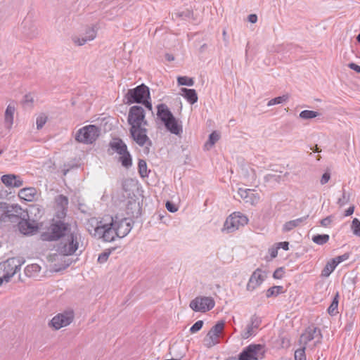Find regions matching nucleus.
<instances>
[{
  "mask_svg": "<svg viewBox=\"0 0 360 360\" xmlns=\"http://www.w3.org/2000/svg\"><path fill=\"white\" fill-rule=\"evenodd\" d=\"M100 134V129L95 125H88L79 129L75 136L77 141L82 143H92Z\"/></svg>",
  "mask_w": 360,
  "mask_h": 360,
  "instance_id": "obj_12",
  "label": "nucleus"
},
{
  "mask_svg": "<svg viewBox=\"0 0 360 360\" xmlns=\"http://www.w3.org/2000/svg\"><path fill=\"white\" fill-rule=\"evenodd\" d=\"M354 206H351L349 207L345 212V217H348V216H350L352 215L353 213H354Z\"/></svg>",
  "mask_w": 360,
  "mask_h": 360,
  "instance_id": "obj_55",
  "label": "nucleus"
},
{
  "mask_svg": "<svg viewBox=\"0 0 360 360\" xmlns=\"http://www.w3.org/2000/svg\"><path fill=\"white\" fill-rule=\"evenodd\" d=\"M348 67L354 70L355 72H356L357 73H360V66L354 63H350L348 64Z\"/></svg>",
  "mask_w": 360,
  "mask_h": 360,
  "instance_id": "obj_52",
  "label": "nucleus"
},
{
  "mask_svg": "<svg viewBox=\"0 0 360 360\" xmlns=\"http://www.w3.org/2000/svg\"><path fill=\"white\" fill-rule=\"evenodd\" d=\"M97 35V31L94 26H89L85 29L83 34L79 36H73L72 40L77 46H83L86 42L94 40Z\"/></svg>",
  "mask_w": 360,
  "mask_h": 360,
  "instance_id": "obj_18",
  "label": "nucleus"
},
{
  "mask_svg": "<svg viewBox=\"0 0 360 360\" xmlns=\"http://www.w3.org/2000/svg\"><path fill=\"white\" fill-rule=\"evenodd\" d=\"M277 246L279 248H283L285 250H288L289 249V243L288 242H280L277 243Z\"/></svg>",
  "mask_w": 360,
  "mask_h": 360,
  "instance_id": "obj_53",
  "label": "nucleus"
},
{
  "mask_svg": "<svg viewBox=\"0 0 360 360\" xmlns=\"http://www.w3.org/2000/svg\"><path fill=\"white\" fill-rule=\"evenodd\" d=\"M307 217H308V216H306V217L297 218L296 219L287 221L286 223L284 224V225L283 226V231L288 232V231L292 230L295 227L300 226L302 222H304L307 219Z\"/></svg>",
  "mask_w": 360,
  "mask_h": 360,
  "instance_id": "obj_26",
  "label": "nucleus"
},
{
  "mask_svg": "<svg viewBox=\"0 0 360 360\" xmlns=\"http://www.w3.org/2000/svg\"><path fill=\"white\" fill-rule=\"evenodd\" d=\"M1 181L7 187L19 188L22 185L21 178L13 174L3 175Z\"/></svg>",
  "mask_w": 360,
  "mask_h": 360,
  "instance_id": "obj_21",
  "label": "nucleus"
},
{
  "mask_svg": "<svg viewBox=\"0 0 360 360\" xmlns=\"http://www.w3.org/2000/svg\"><path fill=\"white\" fill-rule=\"evenodd\" d=\"M356 40L360 43V33L357 35Z\"/></svg>",
  "mask_w": 360,
  "mask_h": 360,
  "instance_id": "obj_59",
  "label": "nucleus"
},
{
  "mask_svg": "<svg viewBox=\"0 0 360 360\" xmlns=\"http://www.w3.org/2000/svg\"><path fill=\"white\" fill-rule=\"evenodd\" d=\"M336 266L337 265L333 262V260H330L327 262L325 267L321 271V276L323 277H328L330 274L335 269Z\"/></svg>",
  "mask_w": 360,
  "mask_h": 360,
  "instance_id": "obj_29",
  "label": "nucleus"
},
{
  "mask_svg": "<svg viewBox=\"0 0 360 360\" xmlns=\"http://www.w3.org/2000/svg\"><path fill=\"white\" fill-rule=\"evenodd\" d=\"M349 194H347L345 189L343 188L342 197L338 198L337 203L340 207H342L349 202Z\"/></svg>",
  "mask_w": 360,
  "mask_h": 360,
  "instance_id": "obj_40",
  "label": "nucleus"
},
{
  "mask_svg": "<svg viewBox=\"0 0 360 360\" xmlns=\"http://www.w3.org/2000/svg\"><path fill=\"white\" fill-rule=\"evenodd\" d=\"M267 274L260 268L255 269L251 274L246 285L248 291L252 292L259 288L266 279Z\"/></svg>",
  "mask_w": 360,
  "mask_h": 360,
  "instance_id": "obj_16",
  "label": "nucleus"
},
{
  "mask_svg": "<svg viewBox=\"0 0 360 360\" xmlns=\"http://www.w3.org/2000/svg\"><path fill=\"white\" fill-rule=\"evenodd\" d=\"M319 115V113L316 111L304 110L300 113V117L303 120H310L315 118Z\"/></svg>",
  "mask_w": 360,
  "mask_h": 360,
  "instance_id": "obj_35",
  "label": "nucleus"
},
{
  "mask_svg": "<svg viewBox=\"0 0 360 360\" xmlns=\"http://www.w3.org/2000/svg\"><path fill=\"white\" fill-rule=\"evenodd\" d=\"M322 339L321 330L313 326H309L305 331L302 334L300 338V342L302 347L306 349L309 348L313 349L318 344H319Z\"/></svg>",
  "mask_w": 360,
  "mask_h": 360,
  "instance_id": "obj_9",
  "label": "nucleus"
},
{
  "mask_svg": "<svg viewBox=\"0 0 360 360\" xmlns=\"http://www.w3.org/2000/svg\"><path fill=\"white\" fill-rule=\"evenodd\" d=\"M86 229L93 236L104 242L114 241L125 237L131 230V220L106 215L101 219L92 217L86 222Z\"/></svg>",
  "mask_w": 360,
  "mask_h": 360,
  "instance_id": "obj_1",
  "label": "nucleus"
},
{
  "mask_svg": "<svg viewBox=\"0 0 360 360\" xmlns=\"http://www.w3.org/2000/svg\"><path fill=\"white\" fill-rule=\"evenodd\" d=\"M330 179V174L328 172H326L321 176L320 183L321 185H324L328 182Z\"/></svg>",
  "mask_w": 360,
  "mask_h": 360,
  "instance_id": "obj_49",
  "label": "nucleus"
},
{
  "mask_svg": "<svg viewBox=\"0 0 360 360\" xmlns=\"http://www.w3.org/2000/svg\"><path fill=\"white\" fill-rule=\"evenodd\" d=\"M177 82L181 86H193L194 85V80L191 77L186 76H179L177 77Z\"/></svg>",
  "mask_w": 360,
  "mask_h": 360,
  "instance_id": "obj_34",
  "label": "nucleus"
},
{
  "mask_svg": "<svg viewBox=\"0 0 360 360\" xmlns=\"http://www.w3.org/2000/svg\"><path fill=\"white\" fill-rule=\"evenodd\" d=\"M166 58L169 61H172V60H173L174 59V57L172 56L169 55V54H167L166 55Z\"/></svg>",
  "mask_w": 360,
  "mask_h": 360,
  "instance_id": "obj_57",
  "label": "nucleus"
},
{
  "mask_svg": "<svg viewBox=\"0 0 360 360\" xmlns=\"http://www.w3.org/2000/svg\"><path fill=\"white\" fill-rule=\"evenodd\" d=\"M262 323V319L257 314H253L250 319L249 323L241 333V336L244 339H248L254 336L257 333V329Z\"/></svg>",
  "mask_w": 360,
  "mask_h": 360,
  "instance_id": "obj_17",
  "label": "nucleus"
},
{
  "mask_svg": "<svg viewBox=\"0 0 360 360\" xmlns=\"http://www.w3.org/2000/svg\"><path fill=\"white\" fill-rule=\"evenodd\" d=\"M264 179L266 181H279L281 179V176L269 174L265 176Z\"/></svg>",
  "mask_w": 360,
  "mask_h": 360,
  "instance_id": "obj_47",
  "label": "nucleus"
},
{
  "mask_svg": "<svg viewBox=\"0 0 360 360\" xmlns=\"http://www.w3.org/2000/svg\"><path fill=\"white\" fill-rule=\"evenodd\" d=\"M329 235L328 234H317L312 237V241L317 245H324L329 240Z\"/></svg>",
  "mask_w": 360,
  "mask_h": 360,
  "instance_id": "obj_32",
  "label": "nucleus"
},
{
  "mask_svg": "<svg viewBox=\"0 0 360 360\" xmlns=\"http://www.w3.org/2000/svg\"><path fill=\"white\" fill-rule=\"evenodd\" d=\"M351 229L354 235L360 236V221L358 219L354 218L352 220Z\"/></svg>",
  "mask_w": 360,
  "mask_h": 360,
  "instance_id": "obj_39",
  "label": "nucleus"
},
{
  "mask_svg": "<svg viewBox=\"0 0 360 360\" xmlns=\"http://www.w3.org/2000/svg\"><path fill=\"white\" fill-rule=\"evenodd\" d=\"M70 231V226L68 223L56 221L53 222L46 231L41 233L40 238L43 241H59Z\"/></svg>",
  "mask_w": 360,
  "mask_h": 360,
  "instance_id": "obj_7",
  "label": "nucleus"
},
{
  "mask_svg": "<svg viewBox=\"0 0 360 360\" xmlns=\"http://www.w3.org/2000/svg\"><path fill=\"white\" fill-rule=\"evenodd\" d=\"M238 194L245 203L251 205H256L260 201L259 194L253 189L240 188L238 191Z\"/></svg>",
  "mask_w": 360,
  "mask_h": 360,
  "instance_id": "obj_19",
  "label": "nucleus"
},
{
  "mask_svg": "<svg viewBox=\"0 0 360 360\" xmlns=\"http://www.w3.org/2000/svg\"><path fill=\"white\" fill-rule=\"evenodd\" d=\"M23 262L17 257L9 258L0 263V286L10 281L15 273L20 269Z\"/></svg>",
  "mask_w": 360,
  "mask_h": 360,
  "instance_id": "obj_8",
  "label": "nucleus"
},
{
  "mask_svg": "<svg viewBox=\"0 0 360 360\" xmlns=\"http://www.w3.org/2000/svg\"><path fill=\"white\" fill-rule=\"evenodd\" d=\"M338 302H339V294L338 292L336 293L335 297H333V300L330 304L329 307L328 308V312L330 315L333 316L335 315L338 313Z\"/></svg>",
  "mask_w": 360,
  "mask_h": 360,
  "instance_id": "obj_31",
  "label": "nucleus"
},
{
  "mask_svg": "<svg viewBox=\"0 0 360 360\" xmlns=\"http://www.w3.org/2000/svg\"><path fill=\"white\" fill-rule=\"evenodd\" d=\"M181 95L191 105L198 101V95L193 89L181 88Z\"/></svg>",
  "mask_w": 360,
  "mask_h": 360,
  "instance_id": "obj_23",
  "label": "nucleus"
},
{
  "mask_svg": "<svg viewBox=\"0 0 360 360\" xmlns=\"http://www.w3.org/2000/svg\"><path fill=\"white\" fill-rule=\"evenodd\" d=\"M266 352V347L262 344H251L242 351L239 360H261Z\"/></svg>",
  "mask_w": 360,
  "mask_h": 360,
  "instance_id": "obj_10",
  "label": "nucleus"
},
{
  "mask_svg": "<svg viewBox=\"0 0 360 360\" xmlns=\"http://www.w3.org/2000/svg\"><path fill=\"white\" fill-rule=\"evenodd\" d=\"M74 319L72 311H65L54 316L49 323V326L55 330L69 326Z\"/></svg>",
  "mask_w": 360,
  "mask_h": 360,
  "instance_id": "obj_13",
  "label": "nucleus"
},
{
  "mask_svg": "<svg viewBox=\"0 0 360 360\" xmlns=\"http://www.w3.org/2000/svg\"><path fill=\"white\" fill-rule=\"evenodd\" d=\"M257 20V16L255 14H250L248 15V21L251 23H255Z\"/></svg>",
  "mask_w": 360,
  "mask_h": 360,
  "instance_id": "obj_54",
  "label": "nucleus"
},
{
  "mask_svg": "<svg viewBox=\"0 0 360 360\" xmlns=\"http://www.w3.org/2000/svg\"><path fill=\"white\" fill-rule=\"evenodd\" d=\"M215 302L211 297L198 296L191 301L189 307L195 311L206 312L214 308Z\"/></svg>",
  "mask_w": 360,
  "mask_h": 360,
  "instance_id": "obj_14",
  "label": "nucleus"
},
{
  "mask_svg": "<svg viewBox=\"0 0 360 360\" xmlns=\"http://www.w3.org/2000/svg\"><path fill=\"white\" fill-rule=\"evenodd\" d=\"M166 208L170 212H176L178 210L177 207L172 202L167 201L166 202Z\"/></svg>",
  "mask_w": 360,
  "mask_h": 360,
  "instance_id": "obj_48",
  "label": "nucleus"
},
{
  "mask_svg": "<svg viewBox=\"0 0 360 360\" xmlns=\"http://www.w3.org/2000/svg\"><path fill=\"white\" fill-rule=\"evenodd\" d=\"M37 195V190L33 187L25 188L20 191L19 196L26 201H32Z\"/></svg>",
  "mask_w": 360,
  "mask_h": 360,
  "instance_id": "obj_25",
  "label": "nucleus"
},
{
  "mask_svg": "<svg viewBox=\"0 0 360 360\" xmlns=\"http://www.w3.org/2000/svg\"><path fill=\"white\" fill-rule=\"evenodd\" d=\"M71 264V262H70L69 260L65 264V265L63 266V269H65L66 267L69 266L70 264Z\"/></svg>",
  "mask_w": 360,
  "mask_h": 360,
  "instance_id": "obj_58",
  "label": "nucleus"
},
{
  "mask_svg": "<svg viewBox=\"0 0 360 360\" xmlns=\"http://www.w3.org/2000/svg\"><path fill=\"white\" fill-rule=\"evenodd\" d=\"M127 121L131 127L129 131L133 140L139 146H143L146 144L151 146V141L147 136L146 126L148 125V122L145 119L144 109L139 105L131 107Z\"/></svg>",
  "mask_w": 360,
  "mask_h": 360,
  "instance_id": "obj_2",
  "label": "nucleus"
},
{
  "mask_svg": "<svg viewBox=\"0 0 360 360\" xmlns=\"http://www.w3.org/2000/svg\"><path fill=\"white\" fill-rule=\"evenodd\" d=\"M15 112V105L10 103L4 113V125L5 127L10 129L13 124L14 114Z\"/></svg>",
  "mask_w": 360,
  "mask_h": 360,
  "instance_id": "obj_22",
  "label": "nucleus"
},
{
  "mask_svg": "<svg viewBox=\"0 0 360 360\" xmlns=\"http://www.w3.org/2000/svg\"><path fill=\"white\" fill-rule=\"evenodd\" d=\"M305 347H302L300 349H297L295 352V360H306V355H305Z\"/></svg>",
  "mask_w": 360,
  "mask_h": 360,
  "instance_id": "obj_41",
  "label": "nucleus"
},
{
  "mask_svg": "<svg viewBox=\"0 0 360 360\" xmlns=\"http://www.w3.org/2000/svg\"><path fill=\"white\" fill-rule=\"evenodd\" d=\"M203 326V321L201 320H199L196 321L190 328V331L191 333H195L198 331H199Z\"/></svg>",
  "mask_w": 360,
  "mask_h": 360,
  "instance_id": "obj_44",
  "label": "nucleus"
},
{
  "mask_svg": "<svg viewBox=\"0 0 360 360\" xmlns=\"http://www.w3.org/2000/svg\"><path fill=\"white\" fill-rule=\"evenodd\" d=\"M224 321H220L211 328L204 340L206 346L211 347L219 342V338L224 330Z\"/></svg>",
  "mask_w": 360,
  "mask_h": 360,
  "instance_id": "obj_15",
  "label": "nucleus"
},
{
  "mask_svg": "<svg viewBox=\"0 0 360 360\" xmlns=\"http://www.w3.org/2000/svg\"><path fill=\"white\" fill-rule=\"evenodd\" d=\"M350 253L346 252L342 255L338 256L333 259V262L335 263V264L338 266L341 262L347 260L349 258Z\"/></svg>",
  "mask_w": 360,
  "mask_h": 360,
  "instance_id": "obj_43",
  "label": "nucleus"
},
{
  "mask_svg": "<svg viewBox=\"0 0 360 360\" xmlns=\"http://www.w3.org/2000/svg\"><path fill=\"white\" fill-rule=\"evenodd\" d=\"M25 98H26V100H27V101H28L29 96H28V95H27V96H25Z\"/></svg>",
  "mask_w": 360,
  "mask_h": 360,
  "instance_id": "obj_60",
  "label": "nucleus"
},
{
  "mask_svg": "<svg viewBox=\"0 0 360 360\" xmlns=\"http://www.w3.org/2000/svg\"><path fill=\"white\" fill-rule=\"evenodd\" d=\"M41 270V266L37 264L27 265L25 269V274L28 277L36 276Z\"/></svg>",
  "mask_w": 360,
  "mask_h": 360,
  "instance_id": "obj_27",
  "label": "nucleus"
},
{
  "mask_svg": "<svg viewBox=\"0 0 360 360\" xmlns=\"http://www.w3.org/2000/svg\"><path fill=\"white\" fill-rule=\"evenodd\" d=\"M47 121V117L41 114L37 117L36 124L37 129H41Z\"/></svg>",
  "mask_w": 360,
  "mask_h": 360,
  "instance_id": "obj_42",
  "label": "nucleus"
},
{
  "mask_svg": "<svg viewBox=\"0 0 360 360\" xmlns=\"http://www.w3.org/2000/svg\"><path fill=\"white\" fill-rule=\"evenodd\" d=\"M120 161L122 165L128 169L132 165V159L129 152L120 155Z\"/></svg>",
  "mask_w": 360,
  "mask_h": 360,
  "instance_id": "obj_30",
  "label": "nucleus"
},
{
  "mask_svg": "<svg viewBox=\"0 0 360 360\" xmlns=\"http://www.w3.org/2000/svg\"><path fill=\"white\" fill-rule=\"evenodd\" d=\"M125 98L127 104L142 103L148 110H152V104L148 101L150 98L149 88L143 84L129 89L125 96Z\"/></svg>",
  "mask_w": 360,
  "mask_h": 360,
  "instance_id": "obj_6",
  "label": "nucleus"
},
{
  "mask_svg": "<svg viewBox=\"0 0 360 360\" xmlns=\"http://www.w3.org/2000/svg\"><path fill=\"white\" fill-rule=\"evenodd\" d=\"M288 98H289L288 95H287V94L283 95L281 96H278V97L271 99L268 102L267 105L271 106L274 105L280 104V103L287 101L288 100Z\"/></svg>",
  "mask_w": 360,
  "mask_h": 360,
  "instance_id": "obj_38",
  "label": "nucleus"
},
{
  "mask_svg": "<svg viewBox=\"0 0 360 360\" xmlns=\"http://www.w3.org/2000/svg\"><path fill=\"white\" fill-rule=\"evenodd\" d=\"M110 146L112 150L119 155H122L128 152L127 145L120 139H115L110 142Z\"/></svg>",
  "mask_w": 360,
  "mask_h": 360,
  "instance_id": "obj_24",
  "label": "nucleus"
},
{
  "mask_svg": "<svg viewBox=\"0 0 360 360\" xmlns=\"http://www.w3.org/2000/svg\"><path fill=\"white\" fill-rule=\"evenodd\" d=\"M79 236L70 231L58 242L56 250L63 256L72 255L79 248Z\"/></svg>",
  "mask_w": 360,
  "mask_h": 360,
  "instance_id": "obj_5",
  "label": "nucleus"
},
{
  "mask_svg": "<svg viewBox=\"0 0 360 360\" xmlns=\"http://www.w3.org/2000/svg\"><path fill=\"white\" fill-rule=\"evenodd\" d=\"M20 30L23 36L27 39H33L38 34L37 26L28 19L23 20L20 26Z\"/></svg>",
  "mask_w": 360,
  "mask_h": 360,
  "instance_id": "obj_20",
  "label": "nucleus"
},
{
  "mask_svg": "<svg viewBox=\"0 0 360 360\" xmlns=\"http://www.w3.org/2000/svg\"><path fill=\"white\" fill-rule=\"evenodd\" d=\"M248 222V219L245 214L240 212H236L227 217L223 230L227 233H233L246 225Z\"/></svg>",
  "mask_w": 360,
  "mask_h": 360,
  "instance_id": "obj_11",
  "label": "nucleus"
},
{
  "mask_svg": "<svg viewBox=\"0 0 360 360\" xmlns=\"http://www.w3.org/2000/svg\"><path fill=\"white\" fill-rule=\"evenodd\" d=\"M332 222L331 217H327L322 220H321L320 223L322 226L326 227Z\"/></svg>",
  "mask_w": 360,
  "mask_h": 360,
  "instance_id": "obj_50",
  "label": "nucleus"
},
{
  "mask_svg": "<svg viewBox=\"0 0 360 360\" xmlns=\"http://www.w3.org/2000/svg\"><path fill=\"white\" fill-rule=\"evenodd\" d=\"M5 217L12 222H18L20 229L24 234L29 233L32 231L33 226H30L26 217L27 214L18 205H11L6 207L4 212Z\"/></svg>",
  "mask_w": 360,
  "mask_h": 360,
  "instance_id": "obj_4",
  "label": "nucleus"
},
{
  "mask_svg": "<svg viewBox=\"0 0 360 360\" xmlns=\"http://www.w3.org/2000/svg\"><path fill=\"white\" fill-rule=\"evenodd\" d=\"M283 292V286L274 285L269 288L266 292V297H276Z\"/></svg>",
  "mask_w": 360,
  "mask_h": 360,
  "instance_id": "obj_33",
  "label": "nucleus"
},
{
  "mask_svg": "<svg viewBox=\"0 0 360 360\" xmlns=\"http://www.w3.org/2000/svg\"><path fill=\"white\" fill-rule=\"evenodd\" d=\"M55 202L63 212L66 210L68 205V198L63 195H58L55 198Z\"/></svg>",
  "mask_w": 360,
  "mask_h": 360,
  "instance_id": "obj_28",
  "label": "nucleus"
},
{
  "mask_svg": "<svg viewBox=\"0 0 360 360\" xmlns=\"http://www.w3.org/2000/svg\"><path fill=\"white\" fill-rule=\"evenodd\" d=\"M110 255V251L104 252L101 253V255H99V256L98 257V262L99 263L105 262L108 260Z\"/></svg>",
  "mask_w": 360,
  "mask_h": 360,
  "instance_id": "obj_45",
  "label": "nucleus"
},
{
  "mask_svg": "<svg viewBox=\"0 0 360 360\" xmlns=\"http://www.w3.org/2000/svg\"><path fill=\"white\" fill-rule=\"evenodd\" d=\"M157 116L164 123L165 128L173 134L180 136L183 132L181 124L173 115L168 106L160 103L157 106Z\"/></svg>",
  "mask_w": 360,
  "mask_h": 360,
  "instance_id": "obj_3",
  "label": "nucleus"
},
{
  "mask_svg": "<svg viewBox=\"0 0 360 360\" xmlns=\"http://www.w3.org/2000/svg\"><path fill=\"white\" fill-rule=\"evenodd\" d=\"M2 153V150H0V155Z\"/></svg>",
  "mask_w": 360,
  "mask_h": 360,
  "instance_id": "obj_61",
  "label": "nucleus"
},
{
  "mask_svg": "<svg viewBox=\"0 0 360 360\" xmlns=\"http://www.w3.org/2000/svg\"><path fill=\"white\" fill-rule=\"evenodd\" d=\"M283 274H284V270H283V268L282 267H280V268H278L276 269L274 274H273V277L276 279H281L283 278Z\"/></svg>",
  "mask_w": 360,
  "mask_h": 360,
  "instance_id": "obj_46",
  "label": "nucleus"
},
{
  "mask_svg": "<svg viewBox=\"0 0 360 360\" xmlns=\"http://www.w3.org/2000/svg\"><path fill=\"white\" fill-rule=\"evenodd\" d=\"M222 35H223V38H224V40L225 41H228V39H227V33H226V30H224L223 32H222Z\"/></svg>",
  "mask_w": 360,
  "mask_h": 360,
  "instance_id": "obj_56",
  "label": "nucleus"
},
{
  "mask_svg": "<svg viewBox=\"0 0 360 360\" xmlns=\"http://www.w3.org/2000/svg\"><path fill=\"white\" fill-rule=\"evenodd\" d=\"M278 250V246H276V248L273 247L269 250V254H270L271 258H275L277 257Z\"/></svg>",
  "mask_w": 360,
  "mask_h": 360,
  "instance_id": "obj_51",
  "label": "nucleus"
},
{
  "mask_svg": "<svg viewBox=\"0 0 360 360\" xmlns=\"http://www.w3.org/2000/svg\"><path fill=\"white\" fill-rule=\"evenodd\" d=\"M139 173L141 177L148 176L146 162L143 160H139L138 162Z\"/></svg>",
  "mask_w": 360,
  "mask_h": 360,
  "instance_id": "obj_36",
  "label": "nucleus"
},
{
  "mask_svg": "<svg viewBox=\"0 0 360 360\" xmlns=\"http://www.w3.org/2000/svg\"><path fill=\"white\" fill-rule=\"evenodd\" d=\"M219 139V135L216 131L212 132L209 136V139L205 143V146L207 149L212 148L214 143Z\"/></svg>",
  "mask_w": 360,
  "mask_h": 360,
  "instance_id": "obj_37",
  "label": "nucleus"
}]
</instances>
